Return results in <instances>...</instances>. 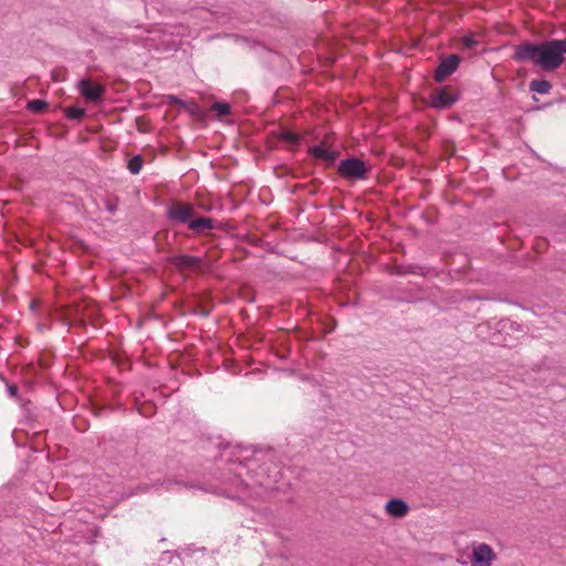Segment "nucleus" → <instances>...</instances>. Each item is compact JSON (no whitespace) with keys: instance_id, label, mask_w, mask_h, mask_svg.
I'll return each instance as SVG.
<instances>
[{"instance_id":"obj_1","label":"nucleus","mask_w":566,"mask_h":566,"mask_svg":"<svg viewBox=\"0 0 566 566\" xmlns=\"http://www.w3.org/2000/svg\"><path fill=\"white\" fill-rule=\"evenodd\" d=\"M566 39L525 42L515 48L514 59L518 62H532L544 71H555L565 61Z\"/></svg>"},{"instance_id":"obj_2","label":"nucleus","mask_w":566,"mask_h":566,"mask_svg":"<svg viewBox=\"0 0 566 566\" xmlns=\"http://www.w3.org/2000/svg\"><path fill=\"white\" fill-rule=\"evenodd\" d=\"M496 559L493 548L485 543L473 544L471 562L472 566H491Z\"/></svg>"},{"instance_id":"obj_3","label":"nucleus","mask_w":566,"mask_h":566,"mask_svg":"<svg viewBox=\"0 0 566 566\" xmlns=\"http://www.w3.org/2000/svg\"><path fill=\"white\" fill-rule=\"evenodd\" d=\"M338 170L342 176L348 179H365L368 168L364 161L357 158H350L343 160L339 164Z\"/></svg>"},{"instance_id":"obj_4","label":"nucleus","mask_w":566,"mask_h":566,"mask_svg":"<svg viewBox=\"0 0 566 566\" xmlns=\"http://www.w3.org/2000/svg\"><path fill=\"white\" fill-rule=\"evenodd\" d=\"M195 209L191 205L188 203H177L168 209L167 216L170 220L178 223H188L195 217Z\"/></svg>"},{"instance_id":"obj_5","label":"nucleus","mask_w":566,"mask_h":566,"mask_svg":"<svg viewBox=\"0 0 566 566\" xmlns=\"http://www.w3.org/2000/svg\"><path fill=\"white\" fill-rule=\"evenodd\" d=\"M81 94L90 102H98L102 99L104 88L102 85L92 83L88 80H82L78 83Z\"/></svg>"},{"instance_id":"obj_6","label":"nucleus","mask_w":566,"mask_h":566,"mask_svg":"<svg viewBox=\"0 0 566 566\" xmlns=\"http://www.w3.org/2000/svg\"><path fill=\"white\" fill-rule=\"evenodd\" d=\"M459 65V57L455 54L448 56L442 60L436 70L434 77L438 82L444 81L450 74H452Z\"/></svg>"},{"instance_id":"obj_7","label":"nucleus","mask_w":566,"mask_h":566,"mask_svg":"<svg viewBox=\"0 0 566 566\" xmlns=\"http://www.w3.org/2000/svg\"><path fill=\"white\" fill-rule=\"evenodd\" d=\"M385 511L388 515L400 518L408 514L409 506L403 500L391 499L386 503Z\"/></svg>"},{"instance_id":"obj_8","label":"nucleus","mask_w":566,"mask_h":566,"mask_svg":"<svg viewBox=\"0 0 566 566\" xmlns=\"http://www.w3.org/2000/svg\"><path fill=\"white\" fill-rule=\"evenodd\" d=\"M171 261L180 270L197 269L202 263V260L200 258L190 256L186 254L176 255L171 259Z\"/></svg>"},{"instance_id":"obj_9","label":"nucleus","mask_w":566,"mask_h":566,"mask_svg":"<svg viewBox=\"0 0 566 566\" xmlns=\"http://www.w3.org/2000/svg\"><path fill=\"white\" fill-rule=\"evenodd\" d=\"M310 153L314 158L328 163L334 161L337 157V153L328 149L324 144L313 146Z\"/></svg>"},{"instance_id":"obj_10","label":"nucleus","mask_w":566,"mask_h":566,"mask_svg":"<svg viewBox=\"0 0 566 566\" xmlns=\"http://www.w3.org/2000/svg\"><path fill=\"white\" fill-rule=\"evenodd\" d=\"M455 98L447 91H440L432 96L431 104L436 108H444L452 105Z\"/></svg>"},{"instance_id":"obj_11","label":"nucleus","mask_w":566,"mask_h":566,"mask_svg":"<svg viewBox=\"0 0 566 566\" xmlns=\"http://www.w3.org/2000/svg\"><path fill=\"white\" fill-rule=\"evenodd\" d=\"M189 228L196 233H203L213 228V221L210 218L200 217L189 222Z\"/></svg>"},{"instance_id":"obj_12","label":"nucleus","mask_w":566,"mask_h":566,"mask_svg":"<svg viewBox=\"0 0 566 566\" xmlns=\"http://www.w3.org/2000/svg\"><path fill=\"white\" fill-rule=\"evenodd\" d=\"M530 88L533 92L545 95L549 93L552 84L545 80H534L531 82Z\"/></svg>"},{"instance_id":"obj_13","label":"nucleus","mask_w":566,"mask_h":566,"mask_svg":"<svg viewBox=\"0 0 566 566\" xmlns=\"http://www.w3.org/2000/svg\"><path fill=\"white\" fill-rule=\"evenodd\" d=\"M128 170L136 175L142 170L143 167V159L140 156H135L128 161Z\"/></svg>"},{"instance_id":"obj_14","label":"nucleus","mask_w":566,"mask_h":566,"mask_svg":"<svg viewBox=\"0 0 566 566\" xmlns=\"http://www.w3.org/2000/svg\"><path fill=\"white\" fill-rule=\"evenodd\" d=\"M211 109L220 116L228 115L230 113V106L227 103L219 102L214 103Z\"/></svg>"},{"instance_id":"obj_15","label":"nucleus","mask_w":566,"mask_h":566,"mask_svg":"<svg viewBox=\"0 0 566 566\" xmlns=\"http://www.w3.org/2000/svg\"><path fill=\"white\" fill-rule=\"evenodd\" d=\"M27 107L32 112L40 113L46 107V103L42 99H32Z\"/></svg>"},{"instance_id":"obj_16","label":"nucleus","mask_w":566,"mask_h":566,"mask_svg":"<svg viewBox=\"0 0 566 566\" xmlns=\"http://www.w3.org/2000/svg\"><path fill=\"white\" fill-rule=\"evenodd\" d=\"M85 115V111L78 107H69L66 116L71 119H81Z\"/></svg>"},{"instance_id":"obj_17","label":"nucleus","mask_w":566,"mask_h":566,"mask_svg":"<svg viewBox=\"0 0 566 566\" xmlns=\"http://www.w3.org/2000/svg\"><path fill=\"white\" fill-rule=\"evenodd\" d=\"M282 139L291 145H295L298 142V136L293 132L285 130L282 133Z\"/></svg>"},{"instance_id":"obj_18","label":"nucleus","mask_w":566,"mask_h":566,"mask_svg":"<svg viewBox=\"0 0 566 566\" xmlns=\"http://www.w3.org/2000/svg\"><path fill=\"white\" fill-rule=\"evenodd\" d=\"M475 43H476L475 40L470 36L463 38V45L465 48H473L475 45Z\"/></svg>"},{"instance_id":"obj_19","label":"nucleus","mask_w":566,"mask_h":566,"mask_svg":"<svg viewBox=\"0 0 566 566\" xmlns=\"http://www.w3.org/2000/svg\"><path fill=\"white\" fill-rule=\"evenodd\" d=\"M9 392H10L12 396H14V395H15V392H17V388H15L14 386H11V387L9 388Z\"/></svg>"}]
</instances>
